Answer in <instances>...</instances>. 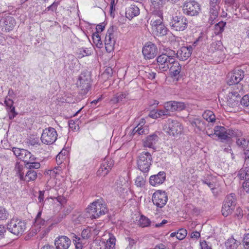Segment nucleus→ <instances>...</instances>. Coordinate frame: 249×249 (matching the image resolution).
Returning a JSON list of instances; mask_svg holds the SVG:
<instances>
[{"mask_svg": "<svg viewBox=\"0 0 249 249\" xmlns=\"http://www.w3.org/2000/svg\"><path fill=\"white\" fill-rule=\"evenodd\" d=\"M153 31L156 36H162L167 34L168 29L163 23L158 26V27L155 28V29L153 30Z\"/></svg>", "mask_w": 249, "mask_h": 249, "instance_id": "nucleus-33", "label": "nucleus"}, {"mask_svg": "<svg viewBox=\"0 0 249 249\" xmlns=\"http://www.w3.org/2000/svg\"><path fill=\"white\" fill-rule=\"evenodd\" d=\"M71 238L73 240V242L74 244L82 243V240H83L82 239V237L81 238V237L78 236L77 235H76L74 233H72L71 234Z\"/></svg>", "mask_w": 249, "mask_h": 249, "instance_id": "nucleus-56", "label": "nucleus"}, {"mask_svg": "<svg viewBox=\"0 0 249 249\" xmlns=\"http://www.w3.org/2000/svg\"><path fill=\"white\" fill-rule=\"evenodd\" d=\"M91 50L88 48H82L79 49L77 52L78 57L82 58L86 56L89 55L91 54Z\"/></svg>", "mask_w": 249, "mask_h": 249, "instance_id": "nucleus-42", "label": "nucleus"}, {"mask_svg": "<svg viewBox=\"0 0 249 249\" xmlns=\"http://www.w3.org/2000/svg\"><path fill=\"white\" fill-rule=\"evenodd\" d=\"M243 243L245 249H249V233L246 234L244 236Z\"/></svg>", "mask_w": 249, "mask_h": 249, "instance_id": "nucleus-55", "label": "nucleus"}, {"mask_svg": "<svg viewBox=\"0 0 249 249\" xmlns=\"http://www.w3.org/2000/svg\"><path fill=\"white\" fill-rule=\"evenodd\" d=\"M210 8L209 9V22L211 24H213V22L218 15V12L220 7L218 4L210 3Z\"/></svg>", "mask_w": 249, "mask_h": 249, "instance_id": "nucleus-24", "label": "nucleus"}, {"mask_svg": "<svg viewBox=\"0 0 249 249\" xmlns=\"http://www.w3.org/2000/svg\"><path fill=\"white\" fill-rule=\"evenodd\" d=\"M89 216L92 219L99 218L107 212L106 204L102 199H98L91 203L86 209Z\"/></svg>", "mask_w": 249, "mask_h": 249, "instance_id": "nucleus-3", "label": "nucleus"}, {"mask_svg": "<svg viewBox=\"0 0 249 249\" xmlns=\"http://www.w3.org/2000/svg\"><path fill=\"white\" fill-rule=\"evenodd\" d=\"M190 237L191 238L197 239L200 237V233L197 231H193L190 234Z\"/></svg>", "mask_w": 249, "mask_h": 249, "instance_id": "nucleus-63", "label": "nucleus"}, {"mask_svg": "<svg viewBox=\"0 0 249 249\" xmlns=\"http://www.w3.org/2000/svg\"><path fill=\"white\" fill-rule=\"evenodd\" d=\"M197 41H195L193 45H189L188 46L181 47L176 53L175 55L181 61H185L189 58L193 52V50L196 46Z\"/></svg>", "mask_w": 249, "mask_h": 249, "instance_id": "nucleus-17", "label": "nucleus"}, {"mask_svg": "<svg viewBox=\"0 0 249 249\" xmlns=\"http://www.w3.org/2000/svg\"><path fill=\"white\" fill-rule=\"evenodd\" d=\"M213 131H215V136L217 137L220 142L228 144L231 143L232 138L238 137L241 135V131L238 130L227 129L221 125L214 126Z\"/></svg>", "mask_w": 249, "mask_h": 249, "instance_id": "nucleus-2", "label": "nucleus"}, {"mask_svg": "<svg viewBox=\"0 0 249 249\" xmlns=\"http://www.w3.org/2000/svg\"><path fill=\"white\" fill-rule=\"evenodd\" d=\"M225 2L227 4L230 6L232 5L235 7L238 6V3L237 2L236 0H226Z\"/></svg>", "mask_w": 249, "mask_h": 249, "instance_id": "nucleus-62", "label": "nucleus"}, {"mask_svg": "<svg viewBox=\"0 0 249 249\" xmlns=\"http://www.w3.org/2000/svg\"><path fill=\"white\" fill-rule=\"evenodd\" d=\"M7 229L15 235H21L26 229V223L19 219H12L7 225Z\"/></svg>", "mask_w": 249, "mask_h": 249, "instance_id": "nucleus-7", "label": "nucleus"}, {"mask_svg": "<svg viewBox=\"0 0 249 249\" xmlns=\"http://www.w3.org/2000/svg\"><path fill=\"white\" fill-rule=\"evenodd\" d=\"M91 236L90 229L89 228L84 229L81 232V237L83 239H88Z\"/></svg>", "mask_w": 249, "mask_h": 249, "instance_id": "nucleus-48", "label": "nucleus"}, {"mask_svg": "<svg viewBox=\"0 0 249 249\" xmlns=\"http://www.w3.org/2000/svg\"><path fill=\"white\" fill-rule=\"evenodd\" d=\"M201 11V5L196 1L190 0L185 1L182 5V12L189 16H197Z\"/></svg>", "mask_w": 249, "mask_h": 249, "instance_id": "nucleus-6", "label": "nucleus"}, {"mask_svg": "<svg viewBox=\"0 0 249 249\" xmlns=\"http://www.w3.org/2000/svg\"><path fill=\"white\" fill-rule=\"evenodd\" d=\"M13 101L10 98H6L4 101V104L6 105V109L9 113V118L10 119H13L17 113L15 111V108L13 106Z\"/></svg>", "mask_w": 249, "mask_h": 249, "instance_id": "nucleus-28", "label": "nucleus"}, {"mask_svg": "<svg viewBox=\"0 0 249 249\" xmlns=\"http://www.w3.org/2000/svg\"><path fill=\"white\" fill-rule=\"evenodd\" d=\"M243 87L242 85L237 86V89L233 88V90L229 93V98L227 101V105L231 107H237L240 102L241 96L243 94Z\"/></svg>", "mask_w": 249, "mask_h": 249, "instance_id": "nucleus-10", "label": "nucleus"}, {"mask_svg": "<svg viewBox=\"0 0 249 249\" xmlns=\"http://www.w3.org/2000/svg\"><path fill=\"white\" fill-rule=\"evenodd\" d=\"M200 246L201 249H212L211 247L209 246L206 241L203 240L200 241Z\"/></svg>", "mask_w": 249, "mask_h": 249, "instance_id": "nucleus-60", "label": "nucleus"}, {"mask_svg": "<svg viewBox=\"0 0 249 249\" xmlns=\"http://www.w3.org/2000/svg\"><path fill=\"white\" fill-rule=\"evenodd\" d=\"M139 223L141 227H146L150 225L151 221L147 217L141 215L139 220Z\"/></svg>", "mask_w": 249, "mask_h": 249, "instance_id": "nucleus-41", "label": "nucleus"}, {"mask_svg": "<svg viewBox=\"0 0 249 249\" xmlns=\"http://www.w3.org/2000/svg\"><path fill=\"white\" fill-rule=\"evenodd\" d=\"M245 162L247 164H249V150L247 149L245 150Z\"/></svg>", "mask_w": 249, "mask_h": 249, "instance_id": "nucleus-64", "label": "nucleus"}, {"mask_svg": "<svg viewBox=\"0 0 249 249\" xmlns=\"http://www.w3.org/2000/svg\"><path fill=\"white\" fill-rule=\"evenodd\" d=\"M77 84L81 90V94H87L91 87V78L89 75L81 74Z\"/></svg>", "mask_w": 249, "mask_h": 249, "instance_id": "nucleus-16", "label": "nucleus"}, {"mask_svg": "<svg viewBox=\"0 0 249 249\" xmlns=\"http://www.w3.org/2000/svg\"><path fill=\"white\" fill-rule=\"evenodd\" d=\"M241 135L242 133L241 132V135L238 137H235L236 138V143L241 148H245L248 145L249 141L243 137L239 138Z\"/></svg>", "mask_w": 249, "mask_h": 249, "instance_id": "nucleus-38", "label": "nucleus"}, {"mask_svg": "<svg viewBox=\"0 0 249 249\" xmlns=\"http://www.w3.org/2000/svg\"><path fill=\"white\" fill-rule=\"evenodd\" d=\"M29 146H36L40 144L39 138L36 136H30L27 141Z\"/></svg>", "mask_w": 249, "mask_h": 249, "instance_id": "nucleus-39", "label": "nucleus"}, {"mask_svg": "<svg viewBox=\"0 0 249 249\" xmlns=\"http://www.w3.org/2000/svg\"><path fill=\"white\" fill-rule=\"evenodd\" d=\"M61 1V0H55L51 5L45 9V12H47L51 11L56 13L57 7L60 4Z\"/></svg>", "mask_w": 249, "mask_h": 249, "instance_id": "nucleus-43", "label": "nucleus"}, {"mask_svg": "<svg viewBox=\"0 0 249 249\" xmlns=\"http://www.w3.org/2000/svg\"><path fill=\"white\" fill-rule=\"evenodd\" d=\"M239 242L233 238L228 239L225 242V246L227 249H236Z\"/></svg>", "mask_w": 249, "mask_h": 249, "instance_id": "nucleus-34", "label": "nucleus"}, {"mask_svg": "<svg viewBox=\"0 0 249 249\" xmlns=\"http://www.w3.org/2000/svg\"><path fill=\"white\" fill-rule=\"evenodd\" d=\"M240 104L244 107H249V95L244 96L240 100Z\"/></svg>", "mask_w": 249, "mask_h": 249, "instance_id": "nucleus-51", "label": "nucleus"}, {"mask_svg": "<svg viewBox=\"0 0 249 249\" xmlns=\"http://www.w3.org/2000/svg\"><path fill=\"white\" fill-rule=\"evenodd\" d=\"M9 216L7 211L3 207H0V221L6 220Z\"/></svg>", "mask_w": 249, "mask_h": 249, "instance_id": "nucleus-46", "label": "nucleus"}, {"mask_svg": "<svg viewBox=\"0 0 249 249\" xmlns=\"http://www.w3.org/2000/svg\"><path fill=\"white\" fill-rule=\"evenodd\" d=\"M150 24L152 26V30L158 27V26L163 24V19L160 16L153 17L150 21Z\"/></svg>", "mask_w": 249, "mask_h": 249, "instance_id": "nucleus-36", "label": "nucleus"}, {"mask_svg": "<svg viewBox=\"0 0 249 249\" xmlns=\"http://www.w3.org/2000/svg\"><path fill=\"white\" fill-rule=\"evenodd\" d=\"M152 201L157 207L163 208L168 201V196L165 191L157 190L152 195Z\"/></svg>", "mask_w": 249, "mask_h": 249, "instance_id": "nucleus-13", "label": "nucleus"}, {"mask_svg": "<svg viewBox=\"0 0 249 249\" xmlns=\"http://www.w3.org/2000/svg\"><path fill=\"white\" fill-rule=\"evenodd\" d=\"M129 100L128 93L127 91L120 92L115 94L111 99L113 104L124 103Z\"/></svg>", "mask_w": 249, "mask_h": 249, "instance_id": "nucleus-26", "label": "nucleus"}, {"mask_svg": "<svg viewBox=\"0 0 249 249\" xmlns=\"http://www.w3.org/2000/svg\"><path fill=\"white\" fill-rule=\"evenodd\" d=\"M158 139L159 137L157 134L154 133L150 135L143 141V145L144 147L153 148Z\"/></svg>", "mask_w": 249, "mask_h": 249, "instance_id": "nucleus-30", "label": "nucleus"}, {"mask_svg": "<svg viewBox=\"0 0 249 249\" xmlns=\"http://www.w3.org/2000/svg\"><path fill=\"white\" fill-rule=\"evenodd\" d=\"M57 137V133L56 130L53 127H50L43 130L40 140L44 144L49 145L54 142Z\"/></svg>", "mask_w": 249, "mask_h": 249, "instance_id": "nucleus-11", "label": "nucleus"}, {"mask_svg": "<svg viewBox=\"0 0 249 249\" xmlns=\"http://www.w3.org/2000/svg\"><path fill=\"white\" fill-rule=\"evenodd\" d=\"M177 239L181 240L184 239L187 235V231L186 229L181 228L177 231Z\"/></svg>", "mask_w": 249, "mask_h": 249, "instance_id": "nucleus-45", "label": "nucleus"}, {"mask_svg": "<svg viewBox=\"0 0 249 249\" xmlns=\"http://www.w3.org/2000/svg\"><path fill=\"white\" fill-rule=\"evenodd\" d=\"M202 116L203 119L208 122L213 123L215 121V116L213 112L211 110L204 111Z\"/></svg>", "mask_w": 249, "mask_h": 249, "instance_id": "nucleus-35", "label": "nucleus"}, {"mask_svg": "<svg viewBox=\"0 0 249 249\" xmlns=\"http://www.w3.org/2000/svg\"><path fill=\"white\" fill-rule=\"evenodd\" d=\"M31 163L24 166L19 164L16 165L15 170L21 180L29 182L36 179L37 171L36 169L40 168V163L39 162Z\"/></svg>", "mask_w": 249, "mask_h": 249, "instance_id": "nucleus-1", "label": "nucleus"}, {"mask_svg": "<svg viewBox=\"0 0 249 249\" xmlns=\"http://www.w3.org/2000/svg\"><path fill=\"white\" fill-rule=\"evenodd\" d=\"M42 210H40L36 217L35 226L38 227L39 229L42 227H44L47 225L48 222V219L46 220L44 218L41 217Z\"/></svg>", "mask_w": 249, "mask_h": 249, "instance_id": "nucleus-32", "label": "nucleus"}, {"mask_svg": "<svg viewBox=\"0 0 249 249\" xmlns=\"http://www.w3.org/2000/svg\"><path fill=\"white\" fill-rule=\"evenodd\" d=\"M191 124L193 127L197 128L198 131H202L205 129L206 127V122L198 118L193 119L190 121Z\"/></svg>", "mask_w": 249, "mask_h": 249, "instance_id": "nucleus-31", "label": "nucleus"}, {"mask_svg": "<svg viewBox=\"0 0 249 249\" xmlns=\"http://www.w3.org/2000/svg\"><path fill=\"white\" fill-rule=\"evenodd\" d=\"M6 228L3 225H0V240L4 238V234L6 231Z\"/></svg>", "mask_w": 249, "mask_h": 249, "instance_id": "nucleus-59", "label": "nucleus"}, {"mask_svg": "<svg viewBox=\"0 0 249 249\" xmlns=\"http://www.w3.org/2000/svg\"><path fill=\"white\" fill-rule=\"evenodd\" d=\"M114 27L111 26L107 30L105 38V48L107 52L110 53L114 50V45L116 42L114 34Z\"/></svg>", "mask_w": 249, "mask_h": 249, "instance_id": "nucleus-15", "label": "nucleus"}, {"mask_svg": "<svg viewBox=\"0 0 249 249\" xmlns=\"http://www.w3.org/2000/svg\"><path fill=\"white\" fill-rule=\"evenodd\" d=\"M139 129H138V135H143L148 134L149 132V129L148 126L146 125L142 124L141 123L138 124Z\"/></svg>", "mask_w": 249, "mask_h": 249, "instance_id": "nucleus-44", "label": "nucleus"}, {"mask_svg": "<svg viewBox=\"0 0 249 249\" xmlns=\"http://www.w3.org/2000/svg\"><path fill=\"white\" fill-rule=\"evenodd\" d=\"M225 25L226 22L223 21H220L216 23L214 26V34L216 35H218L223 32Z\"/></svg>", "mask_w": 249, "mask_h": 249, "instance_id": "nucleus-37", "label": "nucleus"}, {"mask_svg": "<svg viewBox=\"0 0 249 249\" xmlns=\"http://www.w3.org/2000/svg\"><path fill=\"white\" fill-rule=\"evenodd\" d=\"M172 64L169 68L170 74L173 77H176L180 72L181 70V65L179 63L175 58Z\"/></svg>", "mask_w": 249, "mask_h": 249, "instance_id": "nucleus-29", "label": "nucleus"}, {"mask_svg": "<svg viewBox=\"0 0 249 249\" xmlns=\"http://www.w3.org/2000/svg\"><path fill=\"white\" fill-rule=\"evenodd\" d=\"M24 149H19L16 147L13 148V152L14 155L20 160V157L21 156V153H22V151H24Z\"/></svg>", "mask_w": 249, "mask_h": 249, "instance_id": "nucleus-54", "label": "nucleus"}, {"mask_svg": "<svg viewBox=\"0 0 249 249\" xmlns=\"http://www.w3.org/2000/svg\"><path fill=\"white\" fill-rule=\"evenodd\" d=\"M151 2L155 7L157 6L158 8H160L161 6L164 1V0H151Z\"/></svg>", "mask_w": 249, "mask_h": 249, "instance_id": "nucleus-57", "label": "nucleus"}, {"mask_svg": "<svg viewBox=\"0 0 249 249\" xmlns=\"http://www.w3.org/2000/svg\"><path fill=\"white\" fill-rule=\"evenodd\" d=\"M20 160H23L25 166L27 164H31L30 163H36V157H35L30 152L24 149L22 151Z\"/></svg>", "mask_w": 249, "mask_h": 249, "instance_id": "nucleus-25", "label": "nucleus"}, {"mask_svg": "<svg viewBox=\"0 0 249 249\" xmlns=\"http://www.w3.org/2000/svg\"><path fill=\"white\" fill-rule=\"evenodd\" d=\"M157 114L158 115V118L162 116H168L170 115V113H168V112L165 108L164 109H158L157 110Z\"/></svg>", "mask_w": 249, "mask_h": 249, "instance_id": "nucleus-53", "label": "nucleus"}, {"mask_svg": "<svg viewBox=\"0 0 249 249\" xmlns=\"http://www.w3.org/2000/svg\"><path fill=\"white\" fill-rule=\"evenodd\" d=\"M172 29L177 31H182L185 30L188 26V20L183 16L173 17L170 22Z\"/></svg>", "mask_w": 249, "mask_h": 249, "instance_id": "nucleus-12", "label": "nucleus"}, {"mask_svg": "<svg viewBox=\"0 0 249 249\" xmlns=\"http://www.w3.org/2000/svg\"><path fill=\"white\" fill-rule=\"evenodd\" d=\"M164 107L168 112V113H170V112L184 109L185 108V105L183 102L169 101L164 104Z\"/></svg>", "mask_w": 249, "mask_h": 249, "instance_id": "nucleus-21", "label": "nucleus"}, {"mask_svg": "<svg viewBox=\"0 0 249 249\" xmlns=\"http://www.w3.org/2000/svg\"><path fill=\"white\" fill-rule=\"evenodd\" d=\"M244 77V71L241 69H237L233 72L229 73L228 76L227 83L229 85H235L233 88L237 89V86L241 85L238 83Z\"/></svg>", "mask_w": 249, "mask_h": 249, "instance_id": "nucleus-14", "label": "nucleus"}, {"mask_svg": "<svg viewBox=\"0 0 249 249\" xmlns=\"http://www.w3.org/2000/svg\"><path fill=\"white\" fill-rule=\"evenodd\" d=\"M244 190L247 193H249V179L245 180L242 185Z\"/></svg>", "mask_w": 249, "mask_h": 249, "instance_id": "nucleus-61", "label": "nucleus"}, {"mask_svg": "<svg viewBox=\"0 0 249 249\" xmlns=\"http://www.w3.org/2000/svg\"><path fill=\"white\" fill-rule=\"evenodd\" d=\"M45 191H39L38 192L39 196L38 197V204L40 207H43L44 205Z\"/></svg>", "mask_w": 249, "mask_h": 249, "instance_id": "nucleus-49", "label": "nucleus"}, {"mask_svg": "<svg viewBox=\"0 0 249 249\" xmlns=\"http://www.w3.org/2000/svg\"><path fill=\"white\" fill-rule=\"evenodd\" d=\"M145 180L142 176H138L135 180V184L137 187H142L145 185Z\"/></svg>", "mask_w": 249, "mask_h": 249, "instance_id": "nucleus-47", "label": "nucleus"}, {"mask_svg": "<svg viewBox=\"0 0 249 249\" xmlns=\"http://www.w3.org/2000/svg\"><path fill=\"white\" fill-rule=\"evenodd\" d=\"M71 245V240L66 236L61 235L54 241L56 249H68Z\"/></svg>", "mask_w": 249, "mask_h": 249, "instance_id": "nucleus-20", "label": "nucleus"}, {"mask_svg": "<svg viewBox=\"0 0 249 249\" xmlns=\"http://www.w3.org/2000/svg\"><path fill=\"white\" fill-rule=\"evenodd\" d=\"M203 184H206L212 190L215 189V184L213 181H211L209 179H205L202 180Z\"/></svg>", "mask_w": 249, "mask_h": 249, "instance_id": "nucleus-52", "label": "nucleus"}, {"mask_svg": "<svg viewBox=\"0 0 249 249\" xmlns=\"http://www.w3.org/2000/svg\"><path fill=\"white\" fill-rule=\"evenodd\" d=\"M166 174L164 171H160L156 175L150 176L149 183L153 186L162 184L165 180Z\"/></svg>", "mask_w": 249, "mask_h": 249, "instance_id": "nucleus-22", "label": "nucleus"}, {"mask_svg": "<svg viewBox=\"0 0 249 249\" xmlns=\"http://www.w3.org/2000/svg\"><path fill=\"white\" fill-rule=\"evenodd\" d=\"M236 195L231 193L227 196L222 208L221 212L224 216H227L231 213L236 205Z\"/></svg>", "mask_w": 249, "mask_h": 249, "instance_id": "nucleus-9", "label": "nucleus"}, {"mask_svg": "<svg viewBox=\"0 0 249 249\" xmlns=\"http://www.w3.org/2000/svg\"><path fill=\"white\" fill-rule=\"evenodd\" d=\"M16 24V21L12 16H6L0 20V25L2 29L6 32H9L14 29Z\"/></svg>", "mask_w": 249, "mask_h": 249, "instance_id": "nucleus-19", "label": "nucleus"}, {"mask_svg": "<svg viewBox=\"0 0 249 249\" xmlns=\"http://www.w3.org/2000/svg\"><path fill=\"white\" fill-rule=\"evenodd\" d=\"M142 53L145 58L151 59L156 56L158 49L155 44L151 42H148L143 46Z\"/></svg>", "mask_w": 249, "mask_h": 249, "instance_id": "nucleus-18", "label": "nucleus"}, {"mask_svg": "<svg viewBox=\"0 0 249 249\" xmlns=\"http://www.w3.org/2000/svg\"><path fill=\"white\" fill-rule=\"evenodd\" d=\"M92 39L93 43L97 47L101 48L103 47V43L101 39V37L98 33H94L92 35Z\"/></svg>", "mask_w": 249, "mask_h": 249, "instance_id": "nucleus-40", "label": "nucleus"}, {"mask_svg": "<svg viewBox=\"0 0 249 249\" xmlns=\"http://www.w3.org/2000/svg\"><path fill=\"white\" fill-rule=\"evenodd\" d=\"M113 165V160L111 159L104 160L97 171V174L100 176H106L111 169Z\"/></svg>", "mask_w": 249, "mask_h": 249, "instance_id": "nucleus-23", "label": "nucleus"}, {"mask_svg": "<svg viewBox=\"0 0 249 249\" xmlns=\"http://www.w3.org/2000/svg\"><path fill=\"white\" fill-rule=\"evenodd\" d=\"M152 158L148 152H143L139 154L137 160V168L141 172L145 173L149 171Z\"/></svg>", "mask_w": 249, "mask_h": 249, "instance_id": "nucleus-5", "label": "nucleus"}, {"mask_svg": "<svg viewBox=\"0 0 249 249\" xmlns=\"http://www.w3.org/2000/svg\"><path fill=\"white\" fill-rule=\"evenodd\" d=\"M107 243L110 248L113 247L115 244V238L113 236H110L107 240Z\"/></svg>", "mask_w": 249, "mask_h": 249, "instance_id": "nucleus-58", "label": "nucleus"}, {"mask_svg": "<svg viewBox=\"0 0 249 249\" xmlns=\"http://www.w3.org/2000/svg\"><path fill=\"white\" fill-rule=\"evenodd\" d=\"M163 129L169 135L174 136L181 133L182 126L177 120L168 119L167 122L164 124Z\"/></svg>", "mask_w": 249, "mask_h": 249, "instance_id": "nucleus-8", "label": "nucleus"}, {"mask_svg": "<svg viewBox=\"0 0 249 249\" xmlns=\"http://www.w3.org/2000/svg\"><path fill=\"white\" fill-rule=\"evenodd\" d=\"M139 14L140 9L139 7L135 5L132 4L126 9V17L129 20H131L134 17L138 16Z\"/></svg>", "mask_w": 249, "mask_h": 249, "instance_id": "nucleus-27", "label": "nucleus"}, {"mask_svg": "<svg viewBox=\"0 0 249 249\" xmlns=\"http://www.w3.org/2000/svg\"><path fill=\"white\" fill-rule=\"evenodd\" d=\"M175 51H171L158 56L156 59L158 64L157 69H158V71L160 72L167 71L174 62L173 61L175 58Z\"/></svg>", "mask_w": 249, "mask_h": 249, "instance_id": "nucleus-4", "label": "nucleus"}, {"mask_svg": "<svg viewBox=\"0 0 249 249\" xmlns=\"http://www.w3.org/2000/svg\"><path fill=\"white\" fill-rule=\"evenodd\" d=\"M247 174L248 172H246V169H241L238 172L237 176L240 179H244L246 180H247Z\"/></svg>", "mask_w": 249, "mask_h": 249, "instance_id": "nucleus-50", "label": "nucleus"}]
</instances>
